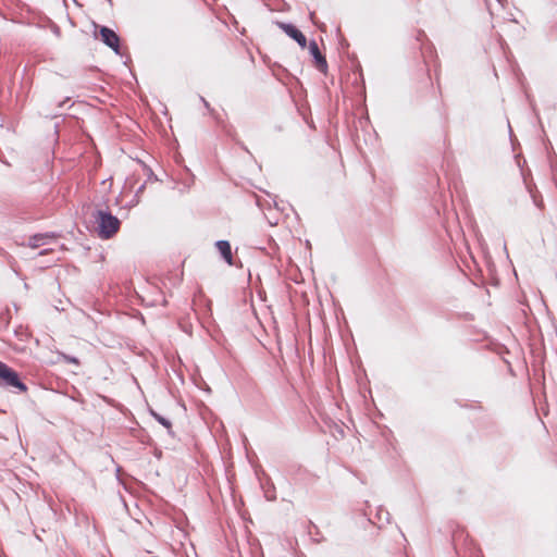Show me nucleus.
Here are the masks:
<instances>
[{
	"mask_svg": "<svg viewBox=\"0 0 557 557\" xmlns=\"http://www.w3.org/2000/svg\"><path fill=\"white\" fill-rule=\"evenodd\" d=\"M95 218L98 224V234L101 238H111L119 232L121 222L111 213L98 211Z\"/></svg>",
	"mask_w": 557,
	"mask_h": 557,
	"instance_id": "nucleus-1",
	"label": "nucleus"
},
{
	"mask_svg": "<svg viewBox=\"0 0 557 557\" xmlns=\"http://www.w3.org/2000/svg\"><path fill=\"white\" fill-rule=\"evenodd\" d=\"M0 385L14 387L21 393L27 392V386L20 380L18 374L0 361Z\"/></svg>",
	"mask_w": 557,
	"mask_h": 557,
	"instance_id": "nucleus-2",
	"label": "nucleus"
},
{
	"mask_svg": "<svg viewBox=\"0 0 557 557\" xmlns=\"http://www.w3.org/2000/svg\"><path fill=\"white\" fill-rule=\"evenodd\" d=\"M100 38L108 47L113 49L116 53H120V38L112 29L103 26L99 30Z\"/></svg>",
	"mask_w": 557,
	"mask_h": 557,
	"instance_id": "nucleus-3",
	"label": "nucleus"
},
{
	"mask_svg": "<svg viewBox=\"0 0 557 557\" xmlns=\"http://www.w3.org/2000/svg\"><path fill=\"white\" fill-rule=\"evenodd\" d=\"M281 29L284 30L286 35H288L290 38L297 41V44L304 49L307 46V39L306 36L294 25L292 24H285L280 23L278 24Z\"/></svg>",
	"mask_w": 557,
	"mask_h": 557,
	"instance_id": "nucleus-4",
	"label": "nucleus"
},
{
	"mask_svg": "<svg viewBox=\"0 0 557 557\" xmlns=\"http://www.w3.org/2000/svg\"><path fill=\"white\" fill-rule=\"evenodd\" d=\"M309 51L311 53V55L313 57L314 59V65L315 67L325 73L326 72V69H327V62L324 58V55L320 52L319 50V47H318V44L312 40L309 45Z\"/></svg>",
	"mask_w": 557,
	"mask_h": 557,
	"instance_id": "nucleus-5",
	"label": "nucleus"
},
{
	"mask_svg": "<svg viewBox=\"0 0 557 557\" xmlns=\"http://www.w3.org/2000/svg\"><path fill=\"white\" fill-rule=\"evenodd\" d=\"M55 238L57 236L54 234H36L28 238L27 246L32 249H37L47 245L51 239Z\"/></svg>",
	"mask_w": 557,
	"mask_h": 557,
	"instance_id": "nucleus-6",
	"label": "nucleus"
},
{
	"mask_svg": "<svg viewBox=\"0 0 557 557\" xmlns=\"http://www.w3.org/2000/svg\"><path fill=\"white\" fill-rule=\"evenodd\" d=\"M215 246L227 264L233 265L231 244L227 240H219L216 242Z\"/></svg>",
	"mask_w": 557,
	"mask_h": 557,
	"instance_id": "nucleus-7",
	"label": "nucleus"
},
{
	"mask_svg": "<svg viewBox=\"0 0 557 557\" xmlns=\"http://www.w3.org/2000/svg\"><path fill=\"white\" fill-rule=\"evenodd\" d=\"M62 359L67 362V363H73L75 366H78L79 364V361L77 358L75 357H71V356H67V355H62Z\"/></svg>",
	"mask_w": 557,
	"mask_h": 557,
	"instance_id": "nucleus-8",
	"label": "nucleus"
},
{
	"mask_svg": "<svg viewBox=\"0 0 557 557\" xmlns=\"http://www.w3.org/2000/svg\"><path fill=\"white\" fill-rule=\"evenodd\" d=\"M49 251H50V250H48V249H45V250L40 251V252H39V255H41V256H42V255H46V253H48Z\"/></svg>",
	"mask_w": 557,
	"mask_h": 557,
	"instance_id": "nucleus-9",
	"label": "nucleus"
}]
</instances>
